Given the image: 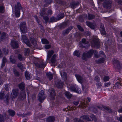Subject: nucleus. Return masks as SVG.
Masks as SVG:
<instances>
[{
	"instance_id": "nucleus-24",
	"label": "nucleus",
	"mask_w": 122,
	"mask_h": 122,
	"mask_svg": "<svg viewBox=\"0 0 122 122\" xmlns=\"http://www.w3.org/2000/svg\"><path fill=\"white\" fill-rule=\"evenodd\" d=\"M13 93L12 95V97L14 98L16 97L18 95V91L15 89H14L12 91Z\"/></svg>"
},
{
	"instance_id": "nucleus-3",
	"label": "nucleus",
	"mask_w": 122,
	"mask_h": 122,
	"mask_svg": "<svg viewBox=\"0 0 122 122\" xmlns=\"http://www.w3.org/2000/svg\"><path fill=\"white\" fill-rule=\"evenodd\" d=\"M81 118L83 119L89 121H92L93 120L96 121L97 119L93 115H92L91 116H88L84 115L82 116Z\"/></svg>"
},
{
	"instance_id": "nucleus-19",
	"label": "nucleus",
	"mask_w": 122,
	"mask_h": 122,
	"mask_svg": "<svg viewBox=\"0 0 122 122\" xmlns=\"http://www.w3.org/2000/svg\"><path fill=\"white\" fill-rule=\"evenodd\" d=\"M25 75L26 78L27 80H29L30 79L31 77V76L30 75V73L27 71H25Z\"/></svg>"
},
{
	"instance_id": "nucleus-8",
	"label": "nucleus",
	"mask_w": 122,
	"mask_h": 122,
	"mask_svg": "<svg viewBox=\"0 0 122 122\" xmlns=\"http://www.w3.org/2000/svg\"><path fill=\"white\" fill-rule=\"evenodd\" d=\"M46 98V96L44 94V92L41 90L38 95V99L41 102Z\"/></svg>"
},
{
	"instance_id": "nucleus-11",
	"label": "nucleus",
	"mask_w": 122,
	"mask_h": 122,
	"mask_svg": "<svg viewBox=\"0 0 122 122\" xmlns=\"http://www.w3.org/2000/svg\"><path fill=\"white\" fill-rule=\"evenodd\" d=\"M55 84L56 86L59 88H61L62 87L64 83L61 81L57 80Z\"/></svg>"
},
{
	"instance_id": "nucleus-7",
	"label": "nucleus",
	"mask_w": 122,
	"mask_h": 122,
	"mask_svg": "<svg viewBox=\"0 0 122 122\" xmlns=\"http://www.w3.org/2000/svg\"><path fill=\"white\" fill-rule=\"evenodd\" d=\"M21 40L22 42L26 44L29 47L31 46V45L29 41L25 35H22Z\"/></svg>"
},
{
	"instance_id": "nucleus-31",
	"label": "nucleus",
	"mask_w": 122,
	"mask_h": 122,
	"mask_svg": "<svg viewBox=\"0 0 122 122\" xmlns=\"http://www.w3.org/2000/svg\"><path fill=\"white\" fill-rule=\"evenodd\" d=\"M122 86V84L121 83H119L118 82H117L116 83L115 85V88H117L119 89L120 88V86Z\"/></svg>"
},
{
	"instance_id": "nucleus-21",
	"label": "nucleus",
	"mask_w": 122,
	"mask_h": 122,
	"mask_svg": "<svg viewBox=\"0 0 122 122\" xmlns=\"http://www.w3.org/2000/svg\"><path fill=\"white\" fill-rule=\"evenodd\" d=\"M55 118L53 116H50L46 119V122H54Z\"/></svg>"
},
{
	"instance_id": "nucleus-49",
	"label": "nucleus",
	"mask_w": 122,
	"mask_h": 122,
	"mask_svg": "<svg viewBox=\"0 0 122 122\" xmlns=\"http://www.w3.org/2000/svg\"><path fill=\"white\" fill-rule=\"evenodd\" d=\"M103 107L105 109L107 110L110 112H112V110L111 109H109L106 107L103 106Z\"/></svg>"
},
{
	"instance_id": "nucleus-47",
	"label": "nucleus",
	"mask_w": 122,
	"mask_h": 122,
	"mask_svg": "<svg viewBox=\"0 0 122 122\" xmlns=\"http://www.w3.org/2000/svg\"><path fill=\"white\" fill-rule=\"evenodd\" d=\"M45 9H43L42 11H41V12L40 13V14L41 16H43V15L45 14Z\"/></svg>"
},
{
	"instance_id": "nucleus-39",
	"label": "nucleus",
	"mask_w": 122,
	"mask_h": 122,
	"mask_svg": "<svg viewBox=\"0 0 122 122\" xmlns=\"http://www.w3.org/2000/svg\"><path fill=\"white\" fill-rule=\"evenodd\" d=\"M18 67L21 70H23V69L25 68V67L24 66H23V65L21 63H19L18 64Z\"/></svg>"
},
{
	"instance_id": "nucleus-58",
	"label": "nucleus",
	"mask_w": 122,
	"mask_h": 122,
	"mask_svg": "<svg viewBox=\"0 0 122 122\" xmlns=\"http://www.w3.org/2000/svg\"><path fill=\"white\" fill-rule=\"evenodd\" d=\"M43 19L46 22H47L48 21V20H49L47 16L44 17Z\"/></svg>"
},
{
	"instance_id": "nucleus-37",
	"label": "nucleus",
	"mask_w": 122,
	"mask_h": 122,
	"mask_svg": "<svg viewBox=\"0 0 122 122\" xmlns=\"http://www.w3.org/2000/svg\"><path fill=\"white\" fill-rule=\"evenodd\" d=\"M10 62H12V63L15 64L16 63L15 60L13 58V56H10Z\"/></svg>"
},
{
	"instance_id": "nucleus-26",
	"label": "nucleus",
	"mask_w": 122,
	"mask_h": 122,
	"mask_svg": "<svg viewBox=\"0 0 122 122\" xmlns=\"http://www.w3.org/2000/svg\"><path fill=\"white\" fill-rule=\"evenodd\" d=\"M46 75L47 77L49 78V80H51L53 78V74L50 72L47 73Z\"/></svg>"
},
{
	"instance_id": "nucleus-35",
	"label": "nucleus",
	"mask_w": 122,
	"mask_h": 122,
	"mask_svg": "<svg viewBox=\"0 0 122 122\" xmlns=\"http://www.w3.org/2000/svg\"><path fill=\"white\" fill-rule=\"evenodd\" d=\"M74 55L78 57H80V52L79 51H76L74 52Z\"/></svg>"
},
{
	"instance_id": "nucleus-51",
	"label": "nucleus",
	"mask_w": 122,
	"mask_h": 122,
	"mask_svg": "<svg viewBox=\"0 0 122 122\" xmlns=\"http://www.w3.org/2000/svg\"><path fill=\"white\" fill-rule=\"evenodd\" d=\"M57 21V19L54 17H52L50 19V21L52 22H56Z\"/></svg>"
},
{
	"instance_id": "nucleus-16",
	"label": "nucleus",
	"mask_w": 122,
	"mask_h": 122,
	"mask_svg": "<svg viewBox=\"0 0 122 122\" xmlns=\"http://www.w3.org/2000/svg\"><path fill=\"white\" fill-rule=\"evenodd\" d=\"M54 52L53 50L49 51L47 53V60H49L51 57V56L54 53Z\"/></svg>"
},
{
	"instance_id": "nucleus-28",
	"label": "nucleus",
	"mask_w": 122,
	"mask_h": 122,
	"mask_svg": "<svg viewBox=\"0 0 122 122\" xmlns=\"http://www.w3.org/2000/svg\"><path fill=\"white\" fill-rule=\"evenodd\" d=\"M7 61L6 58L5 57H3L2 60V63L1 65L2 67H3L5 66V63Z\"/></svg>"
},
{
	"instance_id": "nucleus-54",
	"label": "nucleus",
	"mask_w": 122,
	"mask_h": 122,
	"mask_svg": "<svg viewBox=\"0 0 122 122\" xmlns=\"http://www.w3.org/2000/svg\"><path fill=\"white\" fill-rule=\"evenodd\" d=\"M74 121L75 122H83L81 121L79 119L75 118L74 119Z\"/></svg>"
},
{
	"instance_id": "nucleus-38",
	"label": "nucleus",
	"mask_w": 122,
	"mask_h": 122,
	"mask_svg": "<svg viewBox=\"0 0 122 122\" xmlns=\"http://www.w3.org/2000/svg\"><path fill=\"white\" fill-rule=\"evenodd\" d=\"M42 43L43 44H48L49 43L48 41L46 39H41Z\"/></svg>"
},
{
	"instance_id": "nucleus-53",
	"label": "nucleus",
	"mask_w": 122,
	"mask_h": 122,
	"mask_svg": "<svg viewBox=\"0 0 122 122\" xmlns=\"http://www.w3.org/2000/svg\"><path fill=\"white\" fill-rule=\"evenodd\" d=\"M21 97L22 98H24L25 97V92H23L20 94Z\"/></svg>"
},
{
	"instance_id": "nucleus-52",
	"label": "nucleus",
	"mask_w": 122,
	"mask_h": 122,
	"mask_svg": "<svg viewBox=\"0 0 122 122\" xmlns=\"http://www.w3.org/2000/svg\"><path fill=\"white\" fill-rule=\"evenodd\" d=\"M18 59L20 61L23 60H24L23 58L22 57V55L20 54L18 55Z\"/></svg>"
},
{
	"instance_id": "nucleus-15",
	"label": "nucleus",
	"mask_w": 122,
	"mask_h": 122,
	"mask_svg": "<svg viewBox=\"0 0 122 122\" xmlns=\"http://www.w3.org/2000/svg\"><path fill=\"white\" fill-rule=\"evenodd\" d=\"M72 28V27L70 26L67 29L63 30L62 32L63 35L65 36L67 35Z\"/></svg>"
},
{
	"instance_id": "nucleus-13",
	"label": "nucleus",
	"mask_w": 122,
	"mask_h": 122,
	"mask_svg": "<svg viewBox=\"0 0 122 122\" xmlns=\"http://www.w3.org/2000/svg\"><path fill=\"white\" fill-rule=\"evenodd\" d=\"M60 74L61 77L64 79V80L65 81L66 83L67 84V85H68L67 83L68 82V81H66L67 79V75L66 73L65 72H63L62 73L60 72Z\"/></svg>"
},
{
	"instance_id": "nucleus-59",
	"label": "nucleus",
	"mask_w": 122,
	"mask_h": 122,
	"mask_svg": "<svg viewBox=\"0 0 122 122\" xmlns=\"http://www.w3.org/2000/svg\"><path fill=\"white\" fill-rule=\"evenodd\" d=\"M110 82L105 83H104V85L106 87H107L110 85Z\"/></svg>"
},
{
	"instance_id": "nucleus-57",
	"label": "nucleus",
	"mask_w": 122,
	"mask_h": 122,
	"mask_svg": "<svg viewBox=\"0 0 122 122\" xmlns=\"http://www.w3.org/2000/svg\"><path fill=\"white\" fill-rule=\"evenodd\" d=\"M76 109V107H69L68 108V109H69L70 110H73Z\"/></svg>"
},
{
	"instance_id": "nucleus-55",
	"label": "nucleus",
	"mask_w": 122,
	"mask_h": 122,
	"mask_svg": "<svg viewBox=\"0 0 122 122\" xmlns=\"http://www.w3.org/2000/svg\"><path fill=\"white\" fill-rule=\"evenodd\" d=\"M6 35V34L5 33H3L2 35L1 36V39H4L5 38V35Z\"/></svg>"
},
{
	"instance_id": "nucleus-60",
	"label": "nucleus",
	"mask_w": 122,
	"mask_h": 122,
	"mask_svg": "<svg viewBox=\"0 0 122 122\" xmlns=\"http://www.w3.org/2000/svg\"><path fill=\"white\" fill-rule=\"evenodd\" d=\"M117 119L119 120L120 122H122V116H120L119 117H117Z\"/></svg>"
},
{
	"instance_id": "nucleus-41",
	"label": "nucleus",
	"mask_w": 122,
	"mask_h": 122,
	"mask_svg": "<svg viewBox=\"0 0 122 122\" xmlns=\"http://www.w3.org/2000/svg\"><path fill=\"white\" fill-rule=\"evenodd\" d=\"M88 16L89 20L92 19L95 17L93 15L89 14H88Z\"/></svg>"
},
{
	"instance_id": "nucleus-42",
	"label": "nucleus",
	"mask_w": 122,
	"mask_h": 122,
	"mask_svg": "<svg viewBox=\"0 0 122 122\" xmlns=\"http://www.w3.org/2000/svg\"><path fill=\"white\" fill-rule=\"evenodd\" d=\"M86 16V15H85L84 16L83 15L80 16L79 17V19L80 21L82 22L84 20V18H85V16Z\"/></svg>"
},
{
	"instance_id": "nucleus-56",
	"label": "nucleus",
	"mask_w": 122,
	"mask_h": 122,
	"mask_svg": "<svg viewBox=\"0 0 122 122\" xmlns=\"http://www.w3.org/2000/svg\"><path fill=\"white\" fill-rule=\"evenodd\" d=\"M77 27L81 31H82L83 30V28L80 25H77Z\"/></svg>"
},
{
	"instance_id": "nucleus-48",
	"label": "nucleus",
	"mask_w": 122,
	"mask_h": 122,
	"mask_svg": "<svg viewBox=\"0 0 122 122\" xmlns=\"http://www.w3.org/2000/svg\"><path fill=\"white\" fill-rule=\"evenodd\" d=\"M109 79V77L108 76H106L104 77L103 80L105 81H108Z\"/></svg>"
},
{
	"instance_id": "nucleus-27",
	"label": "nucleus",
	"mask_w": 122,
	"mask_h": 122,
	"mask_svg": "<svg viewBox=\"0 0 122 122\" xmlns=\"http://www.w3.org/2000/svg\"><path fill=\"white\" fill-rule=\"evenodd\" d=\"M105 58V57L100 58L97 62L98 63H102L104 62Z\"/></svg>"
},
{
	"instance_id": "nucleus-29",
	"label": "nucleus",
	"mask_w": 122,
	"mask_h": 122,
	"mask_svg": "<svg viewBox=\"0 0 122 122\" xmlns=\"http://www.w3.org/2000/svg\"><path fill=\"white\" fill-rule=\"evenodd\" d=\"M15 14L16 16L17 17H19L20 15V12L19 10H17L16 8H15Z\"/></svg>"
},
{
	"instance_id": "nucleus-63",
	"label": "nucleus",
	"mask_w": 122,
	"mask_h": 122,
	"mask_svg": "<svg viewBox=\"0 0 122 122\" xmlns=\"http://www.w3.org/2000/svg\"><path fill=\"white\" fill-rule=\"evenodd\" d=\"M50 47L51 46L49 45H45V48L46 49H49Z\"/></svg>"
},
{
	"instance_id": "nucleus-17",
	"label": "nucleus",
	"mask_w": 122,
	"mask_h": 122,
	"mask_svg": "<svg viewBox=\"0 0 122 122\" xmlns=\"http://www.w3.org/2000/svg\"><path fill=\"white\" fill-rule=\"evenodd\" d=\"M75 76L79 83H81L83 82L82 78L81 76L79 75L76 74L75 75Z\"/></svg>"
},
{
	"instance_id": "nucleus-43",
	"label": "nucleus",
	"mask_w": 122,
	"mask_h": 122,
	"mask_svg": "<svg viewBox=\"0 0 122 122\" xmlns=\"http://www.w3.org/2000/svg\"><path fill=\"white\" fill-rule=\"evenodd\" d=\"M52 2V0H45L44 3L46 4H49L51 3Z\"/></svg>"
},
{
	"instance_id": "nucleus-23",
	"label": "nucleus",
	"mask_w": 122,
	"mask_h": 122,
	"mask_svg": "<svg viewBox=\"0 0 122 122\" xmlns=\"http://www.w3.org/2000/svg\"><path fill=\"white\" fill-rule=\"evenodd\" d=\"M30 41L31 43L34 45H36L37 44V42L36 41L33 37H31L30 38Z\"/></svg>"
},
{
	"instance_id": "nucleus-12",
	"label": "nucleus",
	"mask_w": 122,
	"mask_h": 122,
	"mask_svg": "<svg viewBox=\"0 0 122 122\" xmlns=\"http://www.w3.org/2000/svg\"><path fill=\"white\" fill-rule=\"evenodd\" d=\"M113 62L115 63L114 67L118 69H120V65L119 62L117 60L115 59L113 61Z\"/></svg>"
},
{
	"instance_id": "nucleus-10",
	"label": "nucleus",
	"mask_w": 122,
	"mask_h": 122,
	"mask_svg": "<svg viewBox=\"0 0 122 122\" xmlns=\"http://www.w3.org/2000/svg\"><path fill=\"white\" fill-rule=\"evenodd\" d=\"M35 65L38 67L42 68L45 67L46 64L44 63L42 60H40L38 63L36 64Z\"/></svg>"
},
{
	"instance_id": "nucleus-22",
	"label": "nucleus",
	"mask_w": 122,
	"mask_h": 122,
	"mask_svg": "<svg viewBox=\"0 0 122 122\" xmlns=\"http://www.w3.org/2000/svg\"><path fill=\"white\" fill-rule=\"evenodd\" d=\"M50 92V97L51 99H53L54 98V97L55 95V91L53 90H51Z\"/></svg>"
},
{
	"instance_id": "nucleus-46",
	"label": "nucleus",
	"mask_w": 122,
	"mask_h": 122,
	"mask_svg": "<svg viewBox=\"0 0 122 122\" xmlns=\"http://www.w3.org/2000/svg\"><path fill=\"white\" fill-rule=\"evenodd\" d=\"M3 51L5 55H7L8 53V51L6 48H4L3 49Z\"/></svg>"
},
{
	"instance_id": "nucleus-14",
	"label": "nucleus",
	"mask_w": 122,
	"mask_h": 122,
	"mask_svg": "<svg viewBox=\"0 0 122 122\" xmlns=\"http://www.w3.org/2000/svg\"><path fill=\"white\" fill-rule=\"evenodd\" d=\"M82 43H80L79 44V46L80 47H85V46H84V44H87L88 43V41H86L85 39H83L81 41Z\"/></svg>"
},
{
	"instance_id": "nucleus-32",
	"label": "nucleus",
	"mask_w": 122,
	"mask_h": 122,
	"mask_svg": "<svg viewBox=\"0 0 122 122\" xmlns=\"http://www.w3.org/2000/svg\"><path fill=\"white\" fill-rule=\"evenodd\" d=\"M15 8H16L17 10H19L21 8V5L19 3H18L17 5L15 6Z\"/></svg>"
},
{
	"instance_id": "nucleus-25",
	"label": "nucleus",
	"mask_w": 122,
	"mask_h": 122,
	"mask_svg": "<svg viewBox=\"0 0 122 122\" xmlns=\"http://www.w3.org/2000/svg\"><path fill=\"white\" fill-rule=\"evenodd\" d=\"M19 87L21 90H23L25 88V84L23 83H20L19 84Z\"/></svg>"
},
{
	"instance_id": "nucleus-1",
	"label": "nucleus",
	"mask_w": 122,
	"mask_h": 122,
	"mask_svg": "<svg viewBox=\"0 0 122 122\" xmlns=\"http://www.w3.org/2000/svg\"><path fill=\"white\" fill-rule=\"evenodd\" d=\"M94 53L95 57L98 58L100 56L105 57V55L104 52L102 51H100L99 54H97V52L96 51H94L92 50H91L88 52H85L83 53L82 58L83 59L86 60L87 59L90 58Z\"/></svg>"
},
{
	"instance_id": "nucleus-6",
	"label": "nucleus",
	"mask_w": 122,
	"mask_h": 122,
	"mask_svg": "<svg viewBox=\"0 0 122 122\" xmlns=\"http://www.w3.org/2000/svg\"><path fill=\"white\" fill-rule=\"evenodd\" d=\"M26 23L25 22H21L20 25V27L21 32L24 33L27 32Z\"/></svg>"
},
{
	"instance_id": "nucleus-30",
	"label": "nucleus",
	"mask_w": 122,
	"mask_h": 122,
	"mask_svg": "<svg viewBox=\"0 0 122 122\" xmlns=\"http://www.w3.org/2000/svg\"><path fill=\"white\" fill-rule=\"evenodd\" d=\"M5 97V95L4 92L3 91H1L0 92V99H3Z\"/></svg>"
},
{
	"instance_id": "nucleus-44",
	"label": "nucleus",
	"mask_w": 122,
	"mask_h": 122,
	"mask_svg": "<svg viewBox=\"0 0 122 122\" xmlns=\"http://www.w3.org/2000/svg\"><path fill=\"white\" fill-rule=\"evenodd\" d=\"M29 49L27 48L25 49V50H24V53L25 55H27L29 54Z\"/></svg>"
},
{
	"instance_id": "nucleus-9",
	"label": "nucleus",
	"mask_w": 122,
	"mask_h": 122,
	"mask_svg": "<svg viewBox=\"0 0 122 122\" xmlns=\"http://www.w3.org/2000/svg\"><path fill=\"white\" fill-rule=\"evenodd\" d=\"M11 46L13 48H17L18 46V42L15 40H12L10 43Z\"/></svg>"
},
{
	"instance_id": "nucleus-40",
	"label": "nucleus",
	"mask_w": 122,
	"mask_h": 122,
	"mask_svg": "<svg viewBox=\"0 0 122 122\" xmlns=\"http://www.w3.org/2000/svg\"><path fill=\"white\" fill-rule=\"evenodd\" d=\"M5 11V8L3 6H0V13H3Z\"/></svg>"
},
{
	"instance_id": "nucleus-2",
	"label": "nucleus",
	"mask_w": 122,
	"mask_h": 122,
	"mask_svg": "<svg viewBox=\"0 0 122 122\" xmlns=\"http://www.w3.org/2000/svg\"><path fill=\"white\" fill-rule=\"evenodd\" d=\"M91 42V46L93 47L98 48L99 47V43L98 37L96 36H93Z\"/></svg>"
},
{
	"instance_id": "nucleus-5",
	"label": "nucleus",
	"mask_w": 122,
	"mask_h": 122,
	"mask_svg": "<svg viewBox=\"0 0 122 122\" xmlns=\"http://www.w3.org/2000/svg\"><path fill=\"white\" fill-rule=\"evenodd\" d=\"M67 86L72 91L78 93H80L81 92V89L76 87L75 86L73 85L69 86V85H68Z\"/></svg>"
},
{
	"instance_id": "nucleus-18",
	"label": "nucleus",
	"mask_w": 122,
	"mask_h": 122,
	"mask_svg": "<svg viewBox=\"0 0 122 122\" xmlns=\"http://www.w3.org/2000/svg\"><path fill=\"white\" fill-rule=\"evenodd\" d=\"M56 55L54 54L52 56L51 60V63L52 64H55L56 62Z\"/></svg>"
},
{
	"instance_id": "nucleus-62",
	"label": "nucleus",
	"mask_w": 122,
	"mask_h": 122,
	"mask_svg": "<svg viewBox=\"0 0 122 122\" xmlns=\"http://www.w3.org/2000/svg\"><path fill=\"white\" fill-rule=\"evenodd\" d=\"M96 81H100V78L97 76H96L94 79Z\"/></svg>"
},
{
	"instance_id": "nucleus-64",
	"label": "nucleus",
	"mask_w": 122,
	"mask_h": 122,
	"mask_svg": "<svg viewBox=\"0 0 122 122\" xmlns=\"http://www.w3.org/2000/svg\"><path fill=\"white\" fill-rule=\"evenodd\" d=\"M56 2L59 4H62V2L60 0H55Z\"/></svg>"
},
{
	"instance_id": "nucleus-45",
	"label": "nucleus",
	"mask_w": 122,
	"mask_h": 122,
	"mask_svg": "<svg viewBox=\"0 0 122 122\" xmlns=\"http://www.w3.org/2000/svg\"><path fill=\"white\" fill-rule=\"evenodd\" d=\"M4 116L0 114V122H4Z\"/></svg>"
},
{
	"instance_id": "nucleus-33",
	"label": "nucleus",
	"mask_w": 122,
	"mask_h": 122,
	"mask_svg": "<svg viewBox=\"0 0 122 122\" xmlns=\"http://www.w3.org/2000/svg\"><path fill=\"white\" fill-rule=\"evenodd\" d=\"M64 16V13H61L59 15L57 16V18L58 20H60L61 19L63 18Z\"/></svg>"
},
{
	"instance_id": "nucleus-4",
	"label": "nucleus",
	"mask_w": 122,
	"mask_h": 122,
	"mask_svg": "<svg viewBox=\"0 0 122 122\" xmlns=\"http://www.w3.org/2000/svg\"><path fill=\"white\" fill-rule=\"evenodd\" d=\"M104 7L106 9H110L111 7L112 2L110 0H106L103 3Z\"/></svg>"
},
{
	"instance_id": "nucleus-34",
	"label": "nucleus",
	"mask_w": 122,
	"mask_h": 122,
	"mask_svg": "<svg viewBox=\"0 0 122 122\" xmlns=\"http://www.w3.org/2000/svg\"><path fill=\"white\" fill-rule=\"evenodd\" d=\"M65 95L67 98H70L72 97V94H70V93L68 92H66L65 93Z\"/></svg>"
},
{
	"instance_id": "nucleus-20",
	"label": "nucleus",
	"mask_w": 122,
	"mask_h": 122,
	"mask_svg": "<svg viewBox=\"0 0 122 122\" xmlns=\"http://www.w3.org/2000/svg\"><path fill=\"white\" fill-rule=\"evenodd\" d=\"M86 24L88 26L92 29H94L95 28V25L88 21L86 22Z\"/></svg>"
},
{
	"instance_id": "nucleus-61",
	"label": "nucleus",
	"mask_w": 122,
	"mask_h": 122,
	"mask_svg": "<svg viewBox=\"0 0 122 122\" xmlns=\"http://www.w3.org/2000/svg\"><path fill=\"white\" fill-rule=\"evenodd\" d=\"M79 101H74L73 102V103L75 105L77 106L79 104Z\"/></svg>"
},
{
	"instance_id": "nucleus-50",
	"label": "nucleus",
	"mask_w": 122,
	"mask_h": 122,
	"mask_svg": "<svg viewBox=\"0 0 122 122\" xmlns=\"http://www.w3.org/2000/svg\"><path fill=\"white\" fill-rule=\"evenodd\" d=\"M90 110H92V111L94 113H96L97 112V108H96L92 107L91 108Z\"/></svg>"
},
{
	"instance_id": "nucleus-36",
	"label": "nucleus",
	"mask_w": 122,
	"mask_h": 122,
	"mask_svg": "<svg viewBox=\"0 0 122 122\" xmlns=\"http://www.w3.org/2000/svg\"><path fill=\"white\" fill-rule=\"evenodd\" d=\"M9 114L11 116H13L15 114V112L12 110H8Z\"/></svg>"
}]
</instances>
